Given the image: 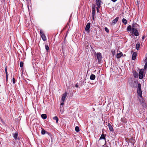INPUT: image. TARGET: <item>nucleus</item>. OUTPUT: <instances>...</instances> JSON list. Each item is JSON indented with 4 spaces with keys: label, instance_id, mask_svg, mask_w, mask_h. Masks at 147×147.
Returning <instances> with one entry per match:
<instances>
[{
    "label": "nucleus",
    "instance_id": "nucleus-32",
    "mask_svg": "<svg viewBox=\"0 0 147 147\" xmlns=\"http://www.w3.org/2000/svg\"><path fill=\"white\" fill-rule=\"evenodd\" d=\"M5 72L6 73V76L8 75V73L7 72V67H6L5 68Z\"/></svg>",
    "mask_w": 147,
    "mask_h": 147
},
{
    "label": "nucleus",
    "instance_id": "nucleus-2",
    "mask_svg": "<svg viewBox=\"0 0 147 147\" xmlns=\"http://www.w3.org/2000/svg\"><path fill=\"white\" fill-rule=\"evenodd\" d=\"M141 84L140 83L139 84L137 89V93L140 97L142 96V92L141 88Z\"/></svg>",
    "mask_w": 147,
    "mask_h": 147
},
{
    "label": "nucleus",
    "instance_id": "nucleus-3",
    "mask_svg": "<svg viewBox=\"0 0 147 147\" xmlns=\"http://www.w3.org/2000/svg\"><path fill=\"white\" fill-rule=\"evenodd\" d=\"M40 34L42 39L44 41H46L47 40L46 36L42 30L40 31Z\"/></svg>",
    "mask_w": 147,
    "mask_h": 147
},
{
    "label": "nucleus",
    "instance_id": "nucleus-36",
    "mask_svg": "<svg viewBox=\"0 0 147 147\" xmlns=\"http://www.w3.org/2000/svg\"><path fill=\"white\" fill-rule=\"evenodd\" d=\"M147 67V65L145 64L144 66V69H146Z\"/></svg>",
    "mask_w": 147,
    "mask_h": 147
},
{
    "label": "nucleus",
    "instance_id": "nucleus-12",
    "mask_svg": "<svg viewBox=\"0 0 147 147\" xmlns=\"http://www.w3.org/2000/svg\"><path fill=\"white\" fill-rule=\"evenodd\" d=\"M90 27V23H88L86 27L85 28V30L86 31H88L89 30V28Z\"/></svg>",
    "mask_w": 147,
    "mask_h": 147
},
{
    "label": "nucleus",
    "instance_id": "nucleus-37",
    "mask_svg": "<svg viewBox=\"0 0 147 147\" xmlns=\"http://www.w3.org/2000/svg\"><path fill=\"white\" fill-rule=\"evenodd\" d=\"M8 75L6 76V81L8 80Z\"/></svg>",
    "mask_w": 147,
    "mask_h": 147
},
{
    "label": "nucleus",
    "instance_id": "nucleus-35",
    "mask_svg": "<svg viewBox=\"0 0 147 147\" xmlns=\"http://www.w3.org/2000/svg\"><path fill=\"white\" fill-rule=\"evenodd\" d=\"M144 62L145 63V64L147 65V57L144 60Z\"/></svg>",
    "mask_w": 147,
    "mask_h": 147
},
{
    "label": "nucleus",
    "instance_id": "nucleus-19",
    "mask_svg": "<svg viewBox=\"0 0 147 147\" xmlns=\"http://www.w3.org/2000/svg\"><path fill=\"white\" fill-rule=\"evenodd\" d=\"M108 125L109 126V127L110 131H113V129L111 125L109 123H108Z\"/></svg>",
    "mask_w": 147,
    "mask_h": 147
},
{
    "label": "nucleus",
    "instance_id": "nucleus-20",
    "mask_svg": "<svg viewBox=\"0 0 147 147\" xmlns=\"http://www.w3.org/2000/svg\"><path fill=\"white\" fill-rule=\"evenodd\" d=\"M41 117L44 119H46L47 117V115L46 114H42L41 115Z\"/></svg>",
    "mask_w": 147,
    "mask_h": 147
},
{
    "label": "nucleus",
    "instance_id": "nucleus-25",
    "mask_svg": "<svg viewBox=\"0 0 147 147\" xmlns=\"http://www.w3.org/2000/svg\"><path fill=\"white\" fill-rule=\"evenodd\" d=\"M121 122L124 123H126V122L125 119V118H121Z\"/></svg>",
    "mask_w": 147,
    "mask_h": 147
},
{
    "label": "nucleus",
    "instance_id": "nucleus-6",
    "mask_svg": "<svg viewBox=\"0 0 147 147\" xmlns=\"http://www.w3.org/2000/svg\"><path fill=\"white\" fill-rule=\"evenodd\" d=\"M140 98H139V101L140 102V103L141 105L142 106H144L145 105V100H144L142 98V97H140Z\"/></svg>",
    "mask_w": 147,
    "mask_h": 147
},
{
    "label": "nucleus",
    "instance_id": "nucleus-39",
    "mask_svg": "<svg viewBox=\"0 0 147 147\" xmlns=\"http://www.w3.org/2000/svg\"><path fill=\"white\" fill-rule=\"evenodd\" d=\"M63 105H64V102H63L61 104V105L62 106Z\"/></svg>",
    "mask_w": 147,
    "mask_h": 147
},
{
    "label": "nucleus",
    "instance_id": "nucleus-15",
    "mask_svg": "<svg viewBox=\"0 0 147 147\" xmlns=\"http://www.w3.org/2000/svg\"><path fill=\"white\" fill-rule=\"evenodd\" d=\"M18 133L16 132L13 135V136L14 139L16 140L18 138Z\"/></svg>",
    "mask_w": 147,
    "mask_h": 147
},
{
    "label": "nucleus",
    "instance_id": "nucleus-28",
    "mask_svg": "<svg viewBox=\"0 0 147 147\" xmlns=\"http://www.w3.org/2000/svg\"><path fill=\"white\" fill-rule=\"evenodd\" d=\"M47 132V133H48V132H46L45 130H42L41 131V134L42 135L45 134Z\"/></svg>",
    "mask_w": 147,
    "mask_h": 147
},
{
    "label": "nucleus",
    "instance_id": "nucleus-24",
    "mask_svg": "<svg viewBox=\"0 0 147 147\" xmlns=\"http://www.w3.org/2000/svg\"><path fill=\"white\" fill-rule=\"evenodd\" d=\"M127 30L128 31L132 30V27L131 25H129L127 27Z\"/></svg>",
    "mask_w": 147,
    "mask_h": 147
},
{
    "label": "nucleus",
    "instance_id": "nucleus-16",
    "mask_svg": "<svg viewBox=\"0 0 147 147\" xmlns=\"http://www.w3.org/2000/svg\"><path fill=\"white\" fill-rule=\"evenodd\" d=\"M123 55V54L122 52H121L120 53L117 54V58H119L121 57Z\"/></svg>",
    "mask_w": 147,
    "mask_h": 147
},
{
    "label": "nucleus",
    "instance_id": "nucleus-4",
    "mask_svg": "<svg viewBox=\"0 0 147 147\" xmlns=\"http://www.w3.org/2000/svg\"><path fill=\"white\" fill-rule=\"evenodd\" d=\"M140 83H138V81H134L132 82L131 84V86L133 88H135L137 87V86L138 85V84Z\"/></svg>",
    "mask_w": 147,
    "mask_h": 147
},
{
    "label": "nucleus",
    "instance_id": "nucleus-41",
    "mask_svg": "<svg viewBox=\"0 0 147 147\" xmlns=\"http://www.w3.org/2000/svg\"><path fill=\"white\" fill-rule=\"evenodd\" d=\"M78 85H77V84H76V85H75V86H76V87H78Z\"/></svg>",
    "mask_w": 147,
    "mask_h": 147
},
{
    "label": "nucleus",
    "instance_id": "nucleus-18",
    "mask_svg": "<svg viewBox=\"0 0 147 147\" xmlns=\"http://www.w3.org/2000/svg\"><path fill=\"white\" fill-rule=\"evenodd\" d=\"M140 43L138 42L137 43V44L136 45V48L137 50H139V48H140Z\"/></svg>",
    "mask_w": 147,
    "mask_h": 147
},
{
    "label": "nucleus",
    "instance_id": "nucleus-26",
    "mask_svg": "<svg viewBox=\"0 0 147 147\" xmlns=\"http://www.w3.org/2000/svg\"><path fill=\"white\" fill-rule=\"evenodd\" d=\"M45 48L47 52H48L49 50V47L48 45H46L45 46Z\"/></svg>",
    "mask_w": 147,
    "mask_h": 147
},
{
    "label": "nucleus",
    "instance_id": "nucleus-34",
    "mask_svg": "<svg viewBox=\"0 0 147 147\" xmlns=\"http://www.w3.org/2000/svg\"><path fill=\"white\" fill-rule=\"evenodd\" d=\"M13 82V84H15L16 83V80L15 78H13L12 79Z\"/></svg>",
    "mask_w": 147,
    "mask_h": 147
},
{
    "label": "nucleus",
    "instance_id": "nucleus-5",
    "mask_svg": "<svg viewBox=\"0 0 147 147\" xmlns=\"http://www.w3.org/2000/svg\"><path fill=\"white\" fill-rule=\"evenodd\" d=\"M144 70L143 69H141L139 73V77L140 79H142L143 78V74L144 73Z\"/></svg>",
    "mask_w": 147,
    "mask_h": 147
},
{
    "label": "nucleus",
    "instance_id": "nucleus-23",
    "mask_svg": "<svg viewBox=\"0 0 147 147\" xmlns=\"http://www.w3.org/2000/svg\"><path fill=\"white\" fill-rule=\"evenodd\" d=\"M122 22L124 23V24L125 25L126 24L127 22V21L124 18H123L122 20Z\"/></svg>",
    "mask_w": 147,
    "mask_h": 147
},
{
    "label": "nucleus",
    "instance_id": "nucleus-38",
    "mask_svg": "<svg viewBox=\"0 0 147 147\" xmlns=\"http://www.w3.org/2000/svg\"><path fill=\"white\" fill-rule=\"evenodd\" d=\"M113 2H116L117 0H111Z\"/></svg>",
    "mask_w": 147,
    "mask_h": 147
},
{
    "label": "nucleus",
    "instance_id": "nucleus-8",
    "mask_svg": "<svg viewBox=\"0 0 147 147\" xmlns=\"http://www.w3.org/2000/svg\"><path fill=\"white\" fill-rule=\"evenodd\" d=\"M132 33L134 34L136 36H138L139 35V33L138 30H132Z\"/></svg>",
    "mask_w": 147,
    "mask_h": 147
},
{
    "label": "nucleus",
    "instance_id": "nucleus-33",
    "mask_svg": "<svg viewBox=\"0 0 147 147\" xmlns=\"http://www.w3.org/2000/svg\"><path fill=\"white\" fill-rule=\"evenodd\" d=\"M105 31L107 32H109V30L108 28L107 27H105Z\"/></svg>",
    "mask_w": 147,
    "mask_h": 147
},
{
    "label": "nucleus",
    "instance_id": "nucleus-17",
    "mask_svg": "<svg viewBox=\"0 0 147 147\" xmlns=\"http://www.w3.org/2000/svg\"><path fill=\"white\" fill-rule=\"evenodd\" d=\"M134 76L135 78H138V73L136 71L134 72Z\"/></svg>",
    "mask_w": 147,
    "mask_h": 147
},
{
    "label": "nucleus",
    "instance_id": "nucleus-14",
    "mask_svg": "<svg viewBox=\"0 0 147 147\" xmlns=\"http://www.w3.org/2000/svg\"><path fill=\"white\" fill-rule=\"evenodd\" d=\"M95 76L94 75L92 74L90 76V79L91 80H94L95 79Z\"/></svg>",
    "mask_w": 147,
    "mask_h": 147
},
{
    "label": "nucleus",
    "instance_id": "nucleus-30",
    "mask_svg": "<svg viewBox=\"0 0 147 147\" xmlns=\"http://www.w3.org/2000/svg\"><path fill=\"white\" fill-rule=\"evenodd\" d=\"M23 63L21 61L20 62V67H23Z\"/></svg>",
    "mask_w": 147,
    "mask_h": 147
},
{
    "label": "nucleus",
    "instance_id": "nucleus-9",
    "mask_svg": "<svg viewBox=\"0 0 147 147\" xmlns=\"http://www.w3.org/2000/svg\"><path fill=\"white\" fill-rule=\"evenodd\" d=\"M67 96V93L66 92H65V93H64L62 97L61 98V100L62 101V102H64L65 98Z\"/></svg>",
    "mask_w": 147,
    "mask_h": 147
},
{
    "label": "nucleus",
    "instance_id": "nucleus-21",
    "mask_svg": "<svg viewBox=\"0 0 147 147\" xmlns=\"http://www.w3.org/2000/svg\"><path fill=\"white\" fill-rule=\"evenodd\" d=\"M102 139H104L105 140V135L103 134H102L100 137L99 140H101Z\"/></svg>",
    "mask_w": 147,
    "mask_h": 147
},
{
    "label": "nucleus",
    "instance_id": "nucleus-29",
    "mask_svg": "<svg viewBox=\"0 0 147 147\" xmlns=\"http://www.w3.org/2000/svg\"><path fill=\"white\" fill-rule=\"evenodd\" d=\"M95 13V11L94 10V9H93L92 11V17L93 18H94V16Z\"/></svg>",
    "mask_w": 147,
    "mask_h": 147
},
{
    "label": "nucleus",
    "instance_id": "nucleus-11",
    "mask_svg": "<svg viewBox=\"0 0 147 147\" xmlns=\"http://www.w3.org/2000/svg\"><path fill=\"white\" fill-rule=\"evenodd\" d=\"M96 4L98 7H100V5L102 3V1L101 0H96Z\"/></svg>",
    "mask_w": 147,
    "mask_h": 147
},
{
    "label": "nucleus",
    "instance_id": "nucleus-42",
    "mask_svg": "<svg viewBox=\"0 0 147 147\" xmlns=\"http://www.w3.org/2000/svg\"><path fill=\"white\" fill-rule=\"evenodd\" d=\"M62 108L61 107H60V111H61V109H62Z\"/></svg>",
    "mask_w": 147,
    "mask_h": 147
},
{
    "label": "nucleus",
    "instance_id": "nucleus-7",
    "mask_svg": "<svg viewBox=\"0 0 147 147\" xmlns=\"http://www.w3.org/2000/svg\"><path fill=\"white\" fill-rule=\"evenodd\" d=\"M96 56L97 59L98 60V61H100L101 60L102 58V56L100 53H96Z\"/></svg>",
    "mask_w": 147,
    "mask_h": 147
},
{
    "label": "nucleus",
    "instance_id": "nucleus-10",
    "mask_svg": "<svg viewBox=\"0 0 147 147\" xmlns=\"http://www.w3.org/2000/svg\"><path fill=\"white\" fill-rule=\"evenodd\" d=\"M119 19V17H116L115 19L113 20L112 22V24H115L117 22Z\"/></svg>",
    "mask_w": 147,
    "mask_h": 147
},
{
    "label": "nucleus",
    "instance_id": "nucleus-1",
    "mask_svg": "<svg viewBox=\"0 0 147 147\" xmlns=\"http://www.w3.org/2000/svg\"><path fill=\"white\" fill-rule=\"evenodd\" d=\"M139 25L136 23H133L132 27V30H139Z\"/></svg>",
    "mask_w": 147,
    "mask_h": 147
},
{
    "label": "nucleus",
    "instance_id": "nucleus-13",
    "mask_svg": "<svg viewBox=\"0 0 147 147\" xmlns=\"http://www.w3.org/2000/svg\"><path fill=\"white\" fill-rule=\"evenodd\" d=\"M137 53L136 52H134L133 53L132 56V60H134L136 59L137 56Z\"/></svg>",
    "mask_w": 147,
    "mask_h": 147
},
{
    "label": "nucleus",
    "instance_id": "nucleus-40",
    "mask_svg": "<svg viewBox=\"0 0 147 147\" xmlns=\"http://www.w3.org/2000/svg\"><path fill=\"white\" fill-rule=\"evenodd\" d=\"M144 36H142V39H144Z\"/></svg>",
    "mask_w": 147,
    "mask_h": 147
},
{
    "label": "nucleus",
    "instance_id": "nucleus-22",
    "mask_svg": "<svg viewBox=\"0 0 147 147\" xmlns=\"http://www.w3.org/2000/svg\"><path fill=\"white\" fill-rule=\"evenodd\" d=\"M53 119L54 120H55L56 121V122L57 123H58V121L59 120V119L57 116H55L53 118Z\"/></svg>",
    "mask_w": 147,
    "mask_h": 147
},
{
    "label": "nucleus",
    "instance_id": "nucleus-31",
    "mask_svg": "<svg viewBox=\"0 0 147 147\" xmlns=\"http://www.w3.org/2000/svg\"><path fill=\"white\" fill-rule=\"evenodd\" d=\"M112 54L113 55H114L115 54V51L114 50H112L111 51Z\"/></svg>",
    "mask_w": 147,
    "mask_h": 147
},
{
    "label": "nucleus",
    "instance_id": "nucleus-27",
    "mask_svg": "<svg viewBox=\"0 0 147 147\" xmlns=\"http://www.w3.org/2000/svg\"><path fill=\"white\" fill-rule=\"evenodd\" d=\"M75 129L76 132H78L79 131V128L78 126H76L75 128Z\"/></svg>",
    "mask_w": 147,
    "mask_h": 147
}]
</instances>
